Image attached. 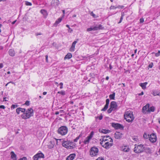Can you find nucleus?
Here are the masks:
<instances>
[{"mask_svg":"<svg viewBox=\"0 0 160 160\" xmlns=\"http://www.w3.org/2000/svg\"><path fill=\"white\" fill-rule=\"evenodd\" d=\"M5 108V107L4 105H0V109H4Z\"/></svg>","mask_w":160,"mask_h":160,"instance_id":"3c124183","label":"nucleus"},{"mask_svg":"<svg viewBox=\"0 0 160 160\" xmlns=\"http://www.w3.org/2000/svg\"><path fill=\"white\" fill-rule=\"evenodd\" d=\"M3 67V65L2 63H0V68H1Z\"/></svg>","mask_w":160,"mask_h":160,"instance_id":"4d7b16f0","label":"nucleus"},{"mask_svg":"<svg viewBox=\"0 0 160 160\" xmlns=\"http://www.w3.org/2000/svg\"><path fill=\"white\" fill-rule=\"evenodd\" d=\"M106 104L109 105V99H107L106 101Z\"/></svg>","mask_w":160,"mask_h":160,"instance_id":"49530a36","label":"nucleus"},{"mask_svg":"<svg viewBox=\"0 0 160 160\" xmlns=\"http://www.w3.org/2000/svg\"><path fill=\"white\" fill-rule=\"evenodd\" d=\"M62 20V18H58L55 22V23L54 24V26L56 27L57 25L61 22Z\"/></svg>","mask_w":160,"mask_h":160,"instance_id":"393cba45","label":"nucleus"},{"mask_svg":"<svg viewBox=\"0 0 160 160\" xmlns=\"http://www.w3.org/2000/svg\"><path fill=\"white\" fill-rule=\"evenodd\" d=\"M156 136L155 134L152 133L149 137V140L152 143L155 142L156 141Z\"/></svg>","mask_w":160,"mask_h":160,"instance_id":"9b49d317","label":"nucleus"},{"mask_svg":"<svg viewBox=\"0 0 160 160\" xmlns=\"http://www.w3.org/2000/svg\"><path fill=\"white\" fill-rule=\"evenodd\" d=\"M9 55L11 56H14L15 55V52L12 49H10L8 51Z\"/></svg>","mask_w":160,"mask_h":160,"instance_id":"5701e85b","label":"nucleus"},{"mask_svg":"<svg viewBox=\"0 0 160 160\" xmlns=\"http://www.w3.org/2000/svg\"><path fill=\"white\" fill-rule=\"evenodd\" d=\"M135 147L134 148V152L137 153H140L142 152L145 150L147 149L150 150V148H146L144 145L140 144L139 145H135Z\"/></svg>","mask_w":160,"mask_h":160,"instance_id":"f257e3e1","label":"nucleus"},{"mask_svg":"<svg viewBox=\"0 0 160 160\" xmlns=\"http://www.w3.org/2000/svg\"><path fill=\"white\" fill-rule=\"evenodd\" d=\"M133 140L136 141H137L138 140V139L137 137H134L132 138Z\"/></svg>","mask_w":160,"mask_h":160,"instance_id":"8fccbe9b","label":"nucleus"},{"mask_svg":"<svg viewBox=\"0 0 160 160\" xmlns=\"http://www.w3.org/2000/svg\"><path fill=\"white\" fill-rule=\"evenodd\" d=\"M148 82H145L143 83H140L139 85L142 87V88L143 89H145L146 88V86Z\"/></svg>","mask_w":160,"mask_h":160,"instance_id":"b1692460","label":"nucleus"},{"mask_svg":"<svg viewBox=\"0 0 160 160\" xmlns=\"http://www.w3.org/2000/svg\"><path fill=\"white\" fill-rule=\"evenodd\" d=\"M108 105H109L108 104H106L104 108L102 109V110L104 111H105L108 109Z\"/></svg>","mask_w":160,"mask_h":160,"instance_id":"473e14b6","label":"nucleus"},{"mask_svg":"<svg viewBox=\"0 0 160 160\" xmlns=\"http://www.w3.org/2000/svg\"><path fill=\"white\" fill-rule=\"evenodd\" d=\"M109 79V77L108 76H107L106 78V80H108Z\"/></svg>","mask_w":160,"mask_h":160,"instance_id":"338daca9","label":"nucleus"},{"mask_svg":"<svg viewBox=\"0 0 160 160\" xmlns=\"http://www.w3.org/2000/svg\"><path fill=\"white\" fill-rule=\"evenodd\" d=\"M144 22V19L143 18H141L140 19V22L142 23Z\"/></svg>","mask_w":160,"mask_h":160,"instance_id":"09e8293b","label":"nucleus"},{"mask_svg":"<svg viewBox=\"0 0 160 160\" xmlns=\"http://www.w3.org/2000/svg\"><path fill=\"white\" fill-rule=\"evenodd\" d=\"M42 34L41 33H36V36H38V35H41Z\"/></svg>","mask_w":160,"mask_h":160,"instance_id":"bf43d9fd","label":"nucleus"},{"mask_svg":"<svg viewBox=\"0 0 160 160\" xmlns=\"http://www.w3.org/2000/svg\"><path fill=\"white\" fill-rule=\"evenodd\" d=\"M25 4L27 6H31L32 5V4L31 3L28 1L25 2Z\"/></svg>","mask_w":160,"mask_h":160,"instance_id":"ea45409f","label":"nucleus"},{"mask_svg":"<svg viewBox=\"0 0 160 160\" xmlns=\"http://www.w3.org/2000/svg\"><path fill=\"white\" fill-rule=\"evenodd\" d=\"M20 111L24 113L26 112V109L21 108H18L16 110V112L18 114H19Z\"/></svg>","mask_w":160,"mask_h":160,"instance_id":"a211bd4d","label":"nucleus"},{"mask_svg":"<svg viewBox=\"0 0 160 160\" xmlns=\"http://www.w3.org/2000/svg\"><path fill=\"white\" fill-rule=\"evenodd\" d=\"M66 26L68 28V32L70 33H71L73 31L72 29L70 28L69 26L68 25H66Z\"/></svg>","mask_w":160,"mask_h":160,"instance_id":"72a5a7b5","label":"nucleus"},{"mask_svg":"<svg viewBox=\"0 0 160 160\" xmlns=\"http://www.w3.org/2000/svg\"><path fill=\"white\" fill-rule=\"evenodd\" d=\"M46 94H47V92H44L43 93V95H45Z\"/></svg>","mask_w":160,"mask_h":160,"instance_id":"69168bd1","label":"nucleus"},{"mask_svg":"<svg viewBox=\"0 0 160 160\" xmlns=\"http://www.w3.org/2000/svg\"><path fill=\"white\" fill-rule=\"evenodd\" d=\"M79 137H77L75 139H74V142H77L78 140L79 139Z\"/></svg>","mask_w":160,"mask_h":160,"instance_id":"a18cd8bd","label":"nucleus"},{"mask_svg":"<svg viewBox=\"0 0 160 160\" xmlns=\"http://www.w3.org/2000/svg\"><path fill=\"white\" fill-rule=\"evenodd\" d=\"M44 155L42 152L38 153L35 155L33 157L34 160H38V158H44Z\"/></svg>","mask_w":160,"mask_h":160,"instance_id":"f8f14e48","label":"nucleus"},{"mask_svg":"<svg viewBox=\"0 0 160 160\" xmlns=\"http://www.w3.org/2000/svg\"><path fill=\"white\" fill-rule=\"evenodd\" d=\"M114 110L113 109L111 108L110 107V108L108 110V113H110L113 111Z\"/></svg>","mask_w":160,"mask_h":160,"instance_id":"58836bf2","label":"nucleus"},{"mask_svg":"<svg viewBox=\"0 0 160 160\" xmlns=\"http://www.w3.org/2000/svg\"><path fill=\"white\" fill-rule=\"evenodd\" d=\"M94 31V29L93 28V26H92V27H91L90 28H87V31L88 32H89L91 31Z\"/></svg>","mask_w":160,"mask_h":160,"instance_id":"c9c22d12","label":"nucleus"},{"mask_svg":"<svg viewBox=\"0 0 160 160\" xmlns=\"http://www.w3.org/2000/svg\"><path fill=\"white\" fill-rule=\"evenodd\" d=\"M41 13L44 16H47L48 15L47 11L44 9H42L40 11Z\"/></svg>","mask_w":160,"mask_h":160,"instance_id":"cd10ccee","label":"nucleus"},{"mask_svg":"<svg viewBox=\"0 0 160 160\" xmlns=\"http://www.w3.org/2000/svg\"><path fill=\"white\" fill-rule=\"evenodd\" d=\"M76 156V155L74 153L71 154L69 156H68L67 158V160H73Z\"/></svg>","mask_w":160,"mask_h":160,"instance_id":"aec40b11","label":"nucleus"},{"mask_svg":"<svg viewBox=\"0 0 160 160\" xmlns=\"http://www.w3.org/2000/svg\"><path fill=\"white\" fill-rule=\"evenodd\" d=\"M58 93H59L62 95H64L65 94V93L64 91H59L58 92Z\"/></svg>","mask_w":160,"mask_h":160,"instance_id":"4c0bfd02","label":"nucleus"},{"mask_svg":"<svg viewBox=\"0 0 160 160\" xmlns=\"http://www.w3.org/2000/svg\"><path fill=\"white\" fill-rule=\"evenodd\" d=\"M27 158L26 157H23L22 158H20L19 160H26Z\"/></svg>","mask_w":160,"mask_h":160,"instance_id":"603ef678","label":"nucleus"},{"mask_svg":"<svg viewBox=\"0 0 160 160\" xmlns=\"http://www.w3.org/2000/svg\"><path fill=\"white\" fill-rule=\"evenodd\" d=\"M124 16V13L123 12H122L121 13V16L120 18V19L121 20H122L123 18V17Z\"/></svg>","mask_w":160,"mask_h":160,"instance_id":"79ce46f5","label":"nucleus"},{"mask_svg":"<svg viewBox=\"0 0 160 160\" xmlns=\"http://www.w3.org/2000/svg\"><path fill=\"white\" fill-rule=\"evenodd\" d=\"M122 134L119 132H116L114 134V137L116 139H120L122 137Z\"/></svg>","mask_w":160,"mask_h":160,"instance_id":"dca6fc26","label":"nucleus"},{"mask_svg":"<svg viewBox=\"0 0 160 160\" xmlns=\"http://www.w3.org/2000/svg\"><path fill=\"white\" fill-rule=\"evenodd\" d=\"M153 66V63H151L149 65V67L150 68H152V67Z\"/></svg>","mask_w":160,"mask_h":160,"instance_id":"5fc2aeb1","label":"nucleus"},{"mask_svg":"<svg viewBox=\"0 0 160 160\" xmlns=\"http://www.w3.org/2000/svg\"><path fill=\"white\" fill-rule=\"evenodd\" d=\"M110 107L114 110H116L118 107L116 102L115 101H112L110 103Z\"/></svg>","mask_w":160,"mask_h":160,"instance_id":"2eb2a0df","label":"nucleus"},{"mask_svg":"<svg viewBox=\"0 0 160 160\" xmlns=\"http://www.w3.org/2000/svg\"><path fill=\"white\" fill-rule=\"evenodd\" d=\"M45 58H46V62H48V56L47 55H46Z\"/></svg>","mask_w":160,"mask_h":160,"instance_id":"864d4df0","label":"nucleus"},{"mask_svg":"<svg viewBox=\"0 0 160 160\" xmlns=\"http://www.w3.org/2000/svg\"><path fill=\"white\" fill-rule=\"evenodd\" d=\"M112 126L116 129H120L122 130L124 128L122 125L118 123H112Z\"/></svg>","mask_w":160,"mask_h":160,"instance_id":"1a4fd4ad","label":"nucleus"},{"mask_svg":"<svg viewBox=\"0 0 160 160\" xmlns=\"http://www.w3.org/2000/svg\"><path fill=\"white\" fill-rule=\"evenodd\" d=\"M10 155H11V158L13 160H17V156L13 151H12L10 152Z\"/></svg>","mask_w":160,"mask_h":160,"instance_id":"412c9836","label":"nucleus"},{"mask_svg":"<svg viewBox=\"0 0 160 160\" xmlns=\"http://www.w3.org/2000/svg\"><path fill=\"white\" fill-rule=\"evenodd\" d=\"M77 41H74L72 43L71 47L70 48V51L71 52H73L74 51L76 43Z\"/></svg>","mask_w":160,"mask_h":160,"instance_id":"6ab92c4d","label":"nucleus"},{"mask_svg":"<svg viewBox=\"0 0 160 160\" xmlns=\"http://www.w3.org/2000/svg\"><path fill=\"white\" fill-rule=\"evenodd\" d=\"M93 26L94 31L103 29V27H102V25L101 24H96Z\"/></svg>","mask_w":160,"mask_h":160,"instance_id":"4468645a","label":"nucleus"},{"mask_svg":"<svg viewBox=\"0 0 160 160\" xmlns=\"http://www.w3.org/2000/svg\"><path fill=\"white\" fill-rule=\"evenodd\" d=\"M26 111V112H24L21 116L22 118L24 119H27L33 116V110L32 108H30Z\"/></svg>","mask_w":160,"mask_h":160,"instance_id":"f03ea898","label":"nucleus"},{"mask_svg":"<svg viewBox=\"0 0 160 160\" xmlns=\"http://www.w3.org/2000/svg\"><path fill=\"white\" fill-rule=\"evenodd\" d=\"M72 57V55L71 53H68L66 55L64 58V59H69Z\"/></svg>","mask_w":160,"mask_h":160,"instance_id":"bb28decb","label":"nucleus"},{"mask_svg":"<svg viewBox=\"0 0 160 160\" xmlns=\"http://www.w3.org/2000/svg\"><path fill=\"white\" fill-rule=\"evenodd\" d=\"M101 145L104 148L106 149H108L112 147L113 145V144L112 142H110L108 141H106L103 143V144Z\"/></svg>","mask_w":160,"mask_h":160,"instance_id":"6e6552de","label":"nucleus"},{"mask_svg":"<svg viewBox=\"0 0 160 160\" xmlns=\"http://www.w3.org/2000/svg\"><path fill=\"white\" fill-rule=\"evenodd\" d=\"M59 4V0H52L51 2V5L53 7H58Z\"/></svg>","mask_w":160,"mask_h":160,"instance_id":"ddd939ff","label":"nucleus"},{"mask_svg":"<svg viewBox=\"0 0 160 160\" xmlns=\"http://www.w3.org/2000/svg\"><path fill=\"white\" fill-rule=\"evenodd\" d=\"M159 55H160V51H158V52L155 54V56L156 57H158Z\"/></svg>","mask_w":160,"mask_h":160,"instance_id":"c03bdc74","label":"nucleus"},{"mask_svg":"<svg viewBox=\"0 0 160 160\" xmlns=\"http://www.w3.org/2000/svg\"><path fill=\"white\" fill-rule=\"evenodd\" d=\"M120 8V6L118 5V6H116V7H115V8Z\"/></svg>","mask_w":160,"mask_h":160,"instance_id":"052dcab7","label":"nucleus"},{"mask_svg":"<svg viewBox=\"0 0 160 160\" xmlns=\"http://www.w3.org/2000/svg\"><path fill=\"white\" fill-rule=\"evenodd\" d=\"M75 144L73 143L72 142L70 141L63 140L62 142V146L68 149H72L75 147Z\"/></svg>","mask_w":160,"mask_h":160,"instance_id":"7ed1b4c3","label":"nucleus"},{"mask_svg":"<svg viewBox=\"0 0 160 160\" xmlns=\"http://www.w3.org/2000/svg\"><path fill=\"white\" fill-rule=\"evenodd\" d=\"M90 15L92 16L93 18H96L97 17H96V15L95 14L92 12H91V13H90Z\"/></svg>","mask_w":160,"mask_h":160,"instance_id":"a19ab883","label":"nucleus"},{"mask_svg":"<svg viewBox=\"0 0 160 160\" xmlns=\"http://www.w3.org/2000/svg\"><path fill=\"white\" fill-rule=\"evenodd\" d=\"M143 137L145 139H147L149 137V135H147L146 133L144 132L143 135Z\"/></svg>","mask_w":160,"mask_h":160,"instance_id":"f704fd0d","label":"nucleus"},{"mask_svg":"<svg viewBox=\"0 0 160 160\" xmlns=\"http://www.w3.org/2000/svg\"><path fill=\"white\" fill-rule=\"evenodd\" d=\"M102 116H99V119L100 120H101V119H102Z\"/></svg>","mask_w":160,"mask_h":160,"instance_id":"680f3d73","label":"nucleus"},{"mask_svg":"<svg viewBox=\"0 0 160 160\" xmlns=\"http://www.w3.org/2000/svg\"><path fill=\"white\" fill-rule=\"evenodd\" d=\"M98 152V148L96 147H93L90 149V154L92 157L95 156L97 155Z\"/></svg>","mask_w":160,"mask_h":160,"instance_id":"0eeeda50","label":"nucleus"},{"mask_svg":"<svg viewBox=\"0 0 160 160\" xmlns=\"http://www.w3.org/2000/svg\"><path fill=\"white\" fill-rule=\"evenodd\" d=\"M122 150L125 152H128L129 150V148L126 146H123L122 147Z\"/></svg>","mask_w":160,"mask_h":160,"instance_id":"a878e982","label":"nucleus"},{"mask_svg":"<svg viewBox=\"0 0 160 160\" xmlns=\"http://www.w3.org/2000/svg\"><path fill=\"white\" fill-rule=\"evenodd\" d=\"M59 113V112H58V111H57L55 112V114L56 115H58V114Z\"/></svg>","mask_w":160,"mask_h":160,"instance_id":"e2e57ef3","label":"nucleus"},{"mask_svg":"<svg viewBox=\"0 0 160 160\" xmlns=\"http://www.w3.org/2000/svg\"><path fill=\"white\" fill-rule=\"evenodd\" d=\"M124 116L126 120L128 122H132L134 119L132 112H126Z\"/></svg>","mask_w":160,"mask_h":160,"instance_id":"20e7f679","label":"nucleus"},{"mask_svg":"<svg viewBox=\"0 0 160 160\" xmlns=\"http://www.w3.org/2000/svg\"><path fill=\"white\" fill-rule=\"evenodd\" d=\"M101 141L100 142L101 144H103V143L107 141V140H109L110 142H113V139L108 136H102V138L100 139Z\"/></svg>","mask_w":160,"mask_h":160,"instance_id":"423d86ee","label":"nucleus"},{"mask_svg":"<svg viewBox=\"0 0 160 160\" xmlns=\"http://www.w3.org/2000/svg\"><path fill=\"white\" fill-rule=\"evenodd\" d=\"M18 105L17 104H15V105H12L11 106V109H13L15 108H16L18 107Z\"/></svg>","mask_w":160,"mask_h":160,"instance_id":"e433bc0d","label":"nucleus"},{"mask_svg":"<svg viewBox=\"0 0 160 160\" xmlns=\"http://www.w3.org/2000/svg\"><path fill=\"white\" fill-rule=\"evenodd\" d=\"M90 140L91 139L87 137L85 138V140L83 141L84 144H87L88 143Z\"/></svg>","mask_w":160,"mask_h":160,"instance_id":"c756f323","label":"nucleus"},{"mask_svg":"<svg viewBox=\"0 0 160 160\" xmlns=\"http://www.w3.org/2000/svg\"><path fill=\"white\" fill-rule=\"evenodd\" d=\"M63 84L62 82H60L59 83V85H60V89H62L63 88Z\"/></svg>","mask_w":160,"mask_h":160,"instance_id":"de8ad7c7","label":"nucleus"},{"mask_svg":"<svg viewBox=\"0 0 160 160\" xmlns=\"http://www.w3.org/2000/svg\"><path fill=\"white\" fill-rule=\"evenodd\" d=\"M112 66H111V65L110 64L109 65V68H110V69H112Z\"/></svg>","mask_w":160,"mask_h":160,"instance_id":"0e129e2a","label":"nucleus"},{"mask_svg":"<svg viewBox=\"0 0 160 160\" xmlns=\"http://www.w3.org/2000/svg\"><path fill=\"white\" fill-rule=\"evenodd\" d=\"M115 92H113L112 94H111L110 95L109 97V98L111 99L114 100L115 99Z\"/></svg>","mask_w":160,"mask_h":160,"instance_id":"7c9ffc66","label":"nucleus"},{"mask_svg":"<svg viewBox=\"0 0 160 160\" xmlns=\"http://www.w3.org/2000/svg\"><path fill=\"white\" fill-rule=\"evenodd\" d=\"M16 20H15V21H14L12 23V24H15V22H16Z\"/></svg>","mask_w":160,"mask_h":160,"instance_id":"774afa93","label":"nucleus"},{"mask_svg":"<svg viewBox=\"0 0 160 160\" xmlns=\"http://www.w3.org/2000/svg\"><path fill=\"white\" fill-rule=\"evenodd\" d=\"M30 104V102L28 101H27L24 104L27 105V106H29Z\"/></svg>","mask_w":160,"mask_h":160,"instance_id":"37998d69","label":"nucleus"},{"mask_svg":"<svg viewBox=\"0 0 160 160\" xmlns=\"http://www.w3.org/2000/svg\"><path fill=\"white\" fill-rule=\"evenodd\" d=\"M149 104H147L143 107L142 112L144 114H147L148 113V109H149Z\"/></svg>","mask_w":160,"mask_h":160,"instance_id":"9d476101","label":"nucleus"},{"mask_svg":"<svg viewBox=\"0 0 160 160\" xmlns=\"http://www.w3.org/2000/svg\"><path fill=\"white\" fill-rule=\"evenodd\" d=\"M115 7H116V6H111L110 7V9H115Z\"/></svg>","mask_w":160,"mask_h":160,"instance_id":"6e6d98bb","label":"nucleus"},{"mask_svg":"<svg viewBox=\"0 0 160 160\" xmlns=\"http://www.w3.org/2000/svg\"><path fill=\"white\" fill-rule=\"evenodd\" d=\"M93 135H94V132H93V131H92L91 132L90 135L88 136V137L89 139H91V138H92Z\"/></svg>","mask_w":160,"mask_h":160,"instance_id":"2f4dec72","label":"nucleus"},{"mask_svg":"<svg viewBox=\"0 0 160 160\" xmlns=\"http://www.w3.org/2000/svg\"><path fill=\"white\" fill-rule=\"evenodd\" d=\"M155 110V108L153 106H152L150 108H149V109H148V113H150L151 112H153Z\"/></svg>","mask_w":160,"mask_h":160,"instance_id":"c85d7f7f","label":"nucleus"},{"mask_svg":"<svg viewBox=\"0 0 160 160\" xmlns=\"http://www.w3.org/2000/svg\"><path fill=\"white\" fill-rule=\"evenodd\" d=\"M68 128L66 126H62L60 127L58 130V132L61 135H64L68 132Z\"/></svg>","mask_w":160,"mask_h":160,"instance_id":"39448f33","label":"nucleus"},{"mask_svg":"<svg viewBox=\"0 0 160 160\" xmlns=\"http://www.w3.org/2000/svg\"><path fill=\"white\" fill-rule=\"evenodd\" d=\"M143 92H142L141 93L138 94L139 96H141L143 95Z\"/></svg>","mask_w":160,"mask_h":160,"instance_id":"13d9d810","label":"nucleus"},{"mask_svg":"<svg viewBox=\"0 0 160 160\" xmlns=\"http://www.w3.org/2000/svg\"><path fill=\"white\" fill-rule=\"evenodd\" d=\"M54 144V141H51L49 142L48 144V148L50 149L52 148H53Z\"/></svg>","mask_w":160,"mask_h":160,"instance_id":"4be33fe9","label":"nucleus"},{"mask_svg":"<svg viewBox=\"0 0 160 160\" xmlns=\"http://www.w3.org/2000/svg\"><path fill=\"white\" fill-rule=\"evenodd\" d=\"M99 131L100 132L104 133V134H107L111 132V131L108 130H106L105 129H103L102 128H100L99 129Z\"/></svg>","mask_w":160,"mask_h":160,"instance_id":"f3484780","label":"nucleus"}]
</instances>
